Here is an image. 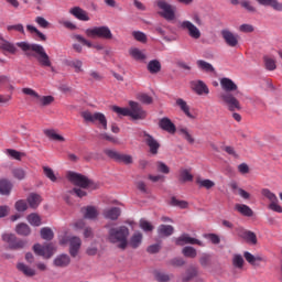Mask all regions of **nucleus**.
<instances>
[{
    "mask_svg": "<svg viewBox=\"0 0 282 282\" xmlns=\"http://www.w3.org/2000/svg\"><path fill=\"white\" fill-rule=\"evenodd\" d=\"M142 239H144L142 232L135 231L128 240V246H130V248H132L133 250H138V248L142 246Z\"/></svg>",
    "mask_w": 282,
    "mask_h": 282,
    "instance_id": "obj_23",
    "label": "nucleus"
},
{
    "mask_svg": "<svg viewBox=\"0 0 282 282\" xmlns=\"http://www.w3.org/2000/svg\"><path fill=\"white\" fill-rule=\"evenodd\" d=\"M68 65H69V67H73L75 69L76 74H80V73L85 72L83 69V61H80V59H73V61L68 62Z\"/></svg>",
    "mask_w": 282,
    "mask_h": 282,
    "instance_id": "obj_45",
    "label": "nucleus"
},
{
    "mask_svg": "<svg viewBox=\"0 0 282 282\" xmlns=\"http://www.w3.org/2000/svg\"><path fill=\"white\" fill-rule=\"evenodd\" d=\"M241 8H245V10L247 12H257V8H254V6H252V2L248 1V0H242L240 2Z\"/></svg>",
    "mask_w": 282,
    "mask_h": 282,
    "instance_id": "obj_58",
    "label": "nucleus"
},
{
    "mask_svg": "<svg viewBox=\"0 0 282 282\" xmlns=\"http://www.w3.org/2000/svg\"><path fill=\"white\" fill-rule=\"evenodd\" d=\"M22 94H25V96H32L33 98H36L37 105L41 107H47L54 102V97L52 96H41L36 90L32 88H23Z\"/></svg>",
    "mask_w": 282,
    "mask_h": 282,
    "instance_id": "obj_11",
    "label": "nucleus"
},
{
    "mask_svg": "<svg viewBox=\"0 0 282 282\" xmlns=\"http://www.w3.org/2000/svg\"><path fill=\"white\" fill-rule=\"evenodd\" d=\"M135 186L140 193H143L144 195H149V187H147V183L144 181H138L135 183Z\"/></svg>",
    "mask_w": 282,
    "mask_h": 282,
    "instance_id": "obj_60",
    "label": "nucleus"
},
{
    "mask_svg": "<svg viewBox=\"0 0 282 282\" xmlns=\"http://www.w3.org/2000/svg\"><path fill=\"white\" fill-rule=\"evenodd\" d=\"M35 23H37V25H40V28H43L44 30L50 28V22L43 17H36Z\"/></svg>",
    "mask_w": 282,
    "mask_h": 282,
    "instance_id": "obj_62",
    "label": "nucleus"
},
{
    "mask_svg": "<svg viewBox=\"0 0 282 282\" xmlns=\"http://www.w3.org/2000/svg\"><path fill=\"white\" fill-rule=\"evenodd\" d=\"M178 182H193V174H191V170L183 169L178 174Z\"/></svg>",
    "mask_w": 282,
    "mask_h": 282,
    "instance_id": "obj_39",
    "label": "nucleus"
},
{
    "mask_svg": "<svg viewBox=\"0 0 282 282\" xmlns=\"http://www.w3.org/2000/svg\"><path fill=\"white\" fill-rule=\"evenodd\" d=\"M130 56H132V58H134V61H145L147 59V55L140 50V48H130L129 51Z\"/></svg>",
    "mask_w": 282,
    "mask_h": 282,
    "instance_id": "obj_40",
    "label": "nucleus"
},
{
    "mask_svg": "<svg viewBox=\"0 0 282 282\" xmlns=\"http://www.w3.org/2000/svg\"><path fill=\"white\" fill-rule=\"evenodd\" d=\"M262 197L268 199L270 202L269 209L273 210V213H282V207L279 205V197H276V194L272 193L269 188H262L260 191Z\"/></svg>",
    "mask_w": 282,
    "mask_h": 282,
    "instance_id": "obj_8",
    "label": "nucleus"
},
{
    "mask_svg": "<svg viewBox=\"0 0 282 282\" xmlns=\"http://www.w3.org/2000/svg\"><path fill=\"white\" fill-rule=\"evenodd\" d=\"M33 252L37 254V257H43V259H52L54 257V252H56V248L53 243L41 245L36 243L33 246Z\"/></svg>",
    "mask_w": 282,
    "mask_h": 282,
    "instance_id": "obj_9",
    "label": "nucleus"
},
{
    "mask_svg": "<svg viewBox=\"0 0 282 282\" xmlns=\"http://www.w3.org/2000/svg\"><path fill=\"white\" fill-rule=\"evenodd\" d=\"M15 231L18 232V235L22 236V237H28L30 235V232H32V230L30 229V226H28V224L25 223H21L15 227Z\"/></svg>",
    "mask_w": 282,
    "mask_h": 282,
    "instance_id": "obj_37",
    "label": "nucleus"
},
{
    "mask_svg": "<svg viewBox=\"0 0 282 282\" xmlns=\"http://www.w3.org/2000/svg\"><path fill=\"white\" fill-rule=\"evenodd\" d=\"M4 153L9 155V158H12V160H18L19 162H21V158L25 155V153L19 152L14 149H7Z\"/></svg>",
    "mask_w": 282,
    "mask_h": 282,
    "instance_id": "obj_44",
    "label": "nucleus"
},
{
    "mask_svg": "<svg viewBox=\"0 0 282 282\" xmlns=\"http://www.w3.org/2000/svg\"><path fill=\"white\" fill-rule=\"evenodd\" d=\"M212 262V257L208 253H203L199 258V263L202 268H209Z\"/></svg>",
    "mask_w": 282,
    "mask_h": 282,
    "instance_id": "obj_49",
    "label": "nucleus"
},
{
    "mask_svg": "<svg viewBox=\"0 0 282 282\" xmlns=\"http://www.w3.org/2000/svg\"><path fill=\"white\" fill-rule=\"evenodd\" d=\"M28 221L31 226H41V216L37 214H30L28 216Z\"/></svg>",
    "mask_w": 282,
    "mask_h": 282,
    "instance_id": "obj_50",
    "label": "nucleus"
},
{
    "mask_svg": "<svg viewBox=\"0 0 282 282\" xmlns=\"http://www.w3.org/2000/svg\"><path fill=\"white\" fill-rule=\"evenodd\" d=\"M143 138L145 144L150 149V153H152V155H158V151L160 150V142H158V140H155V138H153V135L149 134L148 132H143Z\"/></svg>",
    "mask_w": 282,
    "mask_h": 282,
    "instance_id": "obj_20",
    "label": "nucleus"
},
{
    "mask_svg": "<svg viewBox=\"0 0 282 282\" xmlns=\"http://www.w3.org/2000/svg\"><path fill=\"white\" fill-rule=\"evenodd\" d=\"M181 29L187 32L188 36L191 39H194V41H198V39H202V31H199V29L188 20L181 22Z\"/></svg>",
    "mask_w": 282,
    "mask_h": 282,
    "instance_id": "obj_14",
    "label": "nucleus"
},
{
    "mask_svg": "<svg viewBox=\"0 0 282 282\" xmlns=\"http://www.w3.org/2000/svg\"><path fill=\"white\" fill-rule=\"evenodd\" d=\"M19 272H22L24 276H36V270L30 268L28 264L20 262L17 264Z\"/></svg>",
    "mask_w": 282,
    "mask_h": 282,
    "instance_id": "obj_31",
    "label": "nucleus"
},
{
    "mask_svg": "<svg viewBox=\"0 0 282 282\" xmlns=\"http://www.w3.org/2000/svg\"><path fill=\"white\" fill-rule=\"evenodd\" d=\"M173 279V274L164 273V272H156L155 280L158 282H169Z\"/></svg>",
    "mask_w": 282,
    "mask_h": 282,
    "instance_id": "obj_48",
    "label": "nucleus"
},
{
    "mask_svg": "<svg viewBox=\"0 0 282 282\" xmlns=\"http://www.w3.org/2000/svg\"><path fill=\"white\" fill-rule=\"evenodd\" d=\"M8 32H20V34H25V29L23 28V24H13L7 26Z\"/></svg>",
    "mask_w": 282,
    "mask_h": 282,
    "instance_id": "obj_59",
    "label": "nucleus"
},
{
    "mask_svg": "<svg viewBox=\"0 0 282 282\" xmlns=\"http://www.w3.org/2000/svg\"><path fill=\"white\" fill-rule=\"evenodd\" d=\"M108 241L109 243H117L119 250H127V246H129V227L119 226L109 228Z\"/></svg>",
    "mask_w": 282,
    "mask_h": 282,
    "instance_id": "obj_3",
    "label": "nucleus"
},
{
    "mask_svg": "<svg viewBox=\"0 0 282 282\" xmlns=\"http://www.w3.org/2000/svg\"><path fill=\"white\" fill-rule=\"evenodd\" d=\"M139 226L141 230H143L144 232H153L154 227L148 220L141 219Z\"/></svg>",
    "mask_w": 282,
    "mask_h": 282,
    "instance_id": "obj_52",
    "label": "nucleus"
},
{
    "mask_svg": "<svg viewBox=\"0 0 282 282\" xmlns=\"http://www.w3.org/2000/svg\"><path fill=\"white\" fill-rule=\"evenodd\" d=\"M12 191V183L6 178L0 180V195H8Z\"/></svg>",
    "mask_w": 282,
    "mask_h": 282,
    "instance_id": "obj_35",
    "label": "nucleus"
},
{
    "mask_svg": "<svg viewBox=\"0 0 282 282\" xmlns=\"http://www.w3.org/2000/svg\"><path fill=\"white\" fill-rule=\"evenodd\" d=\"M130 108H121L118 106H112V111L118 113V116H129L132 120H144L147 118V112L142 109V106L135 101L129 102Z\"/></svg>",
    "mask_w": 282,
    "mask_h": 282,
    "instance_id": "obj_4",
    "label": "nucleus"
},
{
    "mask_svg": "<svg viewBox=\"0 0 282 282\" xmlns=\"http://www.w3.org/2000/svg\"><path fill=\"white\" fill-rule=\"evenodd\" d=\"M148 72L150 74H160L162 72V64L158 59H152L148 64Z\"/></svg>",
    "mask_w": 282,
    "mask_h": 282,
    "instance_id": "obj_34",
    "label": "nucleus"
},
{
    "mask_svg": "<svg viewBox=\"0 0 282 282\" xmlns=\"http://www.w3.org/2000/svg\"><path fill=\"white\" fill-rule=\"evenodd\" d=\"M236 232L240 239L247 241V243H251V246H257V234L254 231H250L243 227H239L236 229Z\"/></svg>",
    "mask_w": 282,
    "mask_h": 282,
    "instance_id": "obj_17",
    "label": "nucleus"
},
{
    "mask_svg": "<svg viewBox=\"0 0 282 282\" xmlns=\"http://www.w3.org/2000/svg\"><path fill=\"white\" fill-rule=\"evenodd\" d=\"M75 41H78V43H82V45H86V47H94V44L91 42L87 41V39L83 37L82 35H74Z\"/></svg>",
    "mask_w": 282,
    "mask_h": 282,
    "instance_id": "obj_64",
    "label": "nucleus"
},
{
    "mask_svg": "<svg viewBox=\"0 0 282 282\" xmlns=\"http://www.w3.org/2000/svg\"><path fill=\"white\" fill-rule=\"evenodd\" d=\"M192 89L198 96H204V94L207 96V94H210V90L208 89V86L203 80L192 82Z\"/></svg>",
    "mask_w": 282,
    "mask_h": 282,
    "instance_id": "obj_22",
    "label": "nucleus"
},
{
    "mask_svg": "<svg viewBox=\"0 0 282 282\" xmlns=\"http://www.w3.org/2000/svg\"><path fill=\"white\" fill-rule=\"evenodd\" d=\"M121 213L120 207H112L104 210V217L106 219H111V221H116Z\"/></svg>",
    "mask_w": 282,
    "mask_h": 282,
    "instance_id": "obj_27",
    "label": "nucleus"
},
{
    "mask_svg": "<svg viewBox=\"0 0 282 282\" xmlns=\"http://www.w3.org/2000/svg\"><path fill=\"white\" fill-rule=\"evenodd\" d=\"M12 175L15 180H25V170L21 167H15L12 170Z\"/></svg>",
    "mask_w": 282,
    "mask_h": 282,
    "instance_id": "obj_54",
    "label": "nucleus"
},
{
    "mask_svg": "<svg viewBox=\"0 0 282 282\" xmlns=\"http://www.w3.org/2000/svg\"><path fill=\"white\" fill-rule=\"evenodd\" d=\"M173 232H175V228H173L171 225H160L158 227V235L160 237H171Z\"/></svg>",
    "mask_w": 282,
    "mask_h": 282,
    "instance_id": "obj_32",
    "label": "nucleus"
},
{
    "mask_svg": "<svg viewBox=\"0 0 282 282\" xmlns=\"http://www.w3.org/2000/svg\"><path fill=\"white\" fill-rule=\"evenodd\" d=\"M232 263L235 268H243V257L241 254H235Z\"/></svg>",
    "mask_w": 282,
    "mask_h": 282,
    "instance_id": "obj_61",
    "label": "nucleus"
},
{
    "mask_svg": "<svg viewBox=\"0 0 282 282\" xmlns=\"http://www.w3.org/2000/svg\"><path fill=\"white\" fill-rule=\"evenodd\" d=\"M132 36L139 43H147V41H148L147 34L144 32H141V31H133Z\"/></svg>",
    "mask_w": 282,
    "mask_h": 282,
    "instance_id": "obj_51",
    "label": "nucleus"
},
{
    "mask_svg": "<svg viewBox=\"0 0 282 282\" xmlns=\"http://www.w3.org/2000/svg\"><path fill=\"white\" fill-rule=\"evenodd\" d=\"M82 118H84L85 122H97L99 129H104V131H107V117H105V113H91L89 111H83Z\"/></svg>",
    "mask_w": 282,
    "mask_h": 282,
    "instance_id": "obj_7",
    "label": "nucleus"
},
{
    "mask_svg": "<svg viewBox=\"0 0 282 282\" xmlns=\"http://www.w3.org/2000/svg\"><path fill=\"white\" fill-rule=\"evenodd\" d=\"M220 87L225 91L218 96L221 102H224L230 111H241V104L235 95L231 94V91H237V89H239L237 84H235L232 79L224 77L220 79Z\"/></svg>",
    "mask_w": 282,
    "mask_h": 282,
    "instance_id": "obj_2",
    "label": "nucleus"
},
{
    "mask_svg": "<svg viewBox=\"0 0 282 282\" xmlns=\"http://www.w3.org/2000/svg\"><path fill=\"white\" fill-rule=\"evenodd\" d=\"M220 36L228 47H237L239 45V35L237 33H232V31L228 29L221 30Z\"/></svg>",
    "mask_w": 282,
    "mask_h": 282,
    "instance_id": "obj_15",
    "label": "nucleus"
},
{
    "mask_svg": "<svg viewBox=\"0 0 282 282\" xmlns=\"http://www.w3.org/2000/svg\"><path fill=\"white\" fill-rule=\"evenodd\" d=\"M235 210H237V213L242 215V217H253L254 215V212L252 210V208H250V206L246 204H236Z\"/></svg>",
    "mask_w": 282,
    "mask_h": 282,
    "instance_id": "obj_26",
    "label": "nucleus"
},
{
    "mask_svg": "<svg viewBox=\"0 0 282 282\" xmlns=\"http://www.w3.org/2000/svg\"><path fill=\"white\" fill-rule=\"evenodd\" d=\"M138 100L142 102L143 105H152L153 104V97L149 96L148 94H139Z\"/></svg>",
    "mask_w": 282,
    "mask_h": 282,
    "instance_id": "obj_55",
    "label": "nucleus"
},
{
    "mask_svg": "<svg viewBox=\"0 0 282 282\" xmlns=\"http://www.w3.org/2000/svg\"><path fill=\"white\" fill-rule=\"evenodd\" d=\"M105 155L109 156L115 162H122V164H133V156L129 154H122L116 150L106 149L104 150Z\"/></svg>",
    "mask_w": 282,
    "mask_h": 282,
    "instance_id": "obj_12",
    "label": "nucleus"
},
{
    "mask_svg": "<svg viewBox=\"0 0 282 282\" xmlns=\"http://www.w3.org/2000/svg\"><path fill=\"white\" fill-rule=\"evenodd\" d=\"M178 133H181V135H183L184 140H186L189 144H195V138H193L191 132H188L187 128H181L178 130Z\"/></svg>",
    "mask_w": 282,
    "mask_h": 282,
    "instance_id": "obj_46",
    "label": "nucleus"
},
{
    "mask_svg": "<svg viewBox=\"0 0 282 282\" xmlns=\"http://www.w3.org/2000/svg\"><path fill=\"white\" fill-rule=\"evenodd\" d=\"M85 219H96L98 217V210L94 206H87L82 208Z\"/></svg>",
    "mask_w": 282,
    "mask_h": 282,
    "instance_id": "obj_33",
    "label": "nucleus"
},
{
    "mask_svg": "<svg viewBox=\"0 0 282 282\" xmlns=\"http://www.w3.org/2000/svg\"><path fill=\"white\" fill-rule=\"evenodd\" d=\"M70 263L72 258H69V256L65 253L57 256L53 261V265H55V268H67V265H69Z\"/></svg>",
    "mask_w": 282,
    "mask_h": 282,
    "instance_id": "obj_24",
    "label": "nucleus"
},
{
    "mask_svg": "<svg viewBox=\"0 0 282 282\" xmlns=\"http://www.w3.org/2000/svg\"><path fill=\"white\" fill-rule=\"evenodd\" d=\"M85 34L88 36V39H104L105 41H111V39H113L111 29L106 25L87 29Z\"/></svg>",
    "mask_w": 282,
    "mask_h": 282,
    "instance_id": "obj_5",
    "label": "nucleus"
},
{
    "mask_svg": "<svg viewBox=\"0 0 282 282\" xmlns=\"http://www.w3.org/2000/svg\"><path fill=\"white\" fill-rule=\"evenodd\" d=\"M176 106L180 107L181 111H183V113H185V116H187V118H191V119L195 118L193 116V113H191V106H188L186 100H184L182 98H177Z\"/></svg>",
    "mask_w": 282,
    "mask_h": 282,
    "instance_id": "obj_30",
    "label": "nucleus"
},
{
    "mask_svg": "<svg viewBox=\"0 0 282 282\" xmlns=\"http://www.w3.org/2000/svg\"><path fill=\"white\" fill-rule=\"evenodd\" d=\"M17 47H20V50L24 52L26 58H35L41 67H50V69L54 72L52 58H50V55H47L43 45L29 42H18L14 45V43L2 37L0 42V50H3V52H8L9 54H17V52H19Z\"/></svg>",
    "mask_w": 282,
    "mask_h": 282,
    "instance_id": "obj_1",
    "label": "nucleus"
},
{
    "mask_svg": "<svg viewBox=\"0 0 282 282\" xmlns=\"http://www.w3.org/2000/svg\"><path fill=\"white\" fill-rule=\"evenodd\" d=\"M260 6L273 8L276 12H282V3L279 0H256Z\"/></svg>",
    "mask_w": 282,
    "mask_h": 282,
    "instance_id": "obj_29",
    "label": "nucleus"
},
{
    "mask_svg": "<svg viewBox=\"0 0 282 282\" xmlns=\"http://www.w3.org/2000/svg\"><path fill=\"white\" fill-rule=\"evenodd\" d=\"M69 13L78 19V21H89V14L87 11L83 10L80 7H74L69 10Z\"/></svg>",
    "mask_w": 282,
    "mask_h": 282,
    "instance_id": "obj_25",
    "label": "nucleus"
},
{
    "mask_svg": "<svg viewBox=\"0 0 282 282\" xmlns=\"http://www.w3.org/2000/svg\"><path fill=\"white\" fill-rule=\"evenodd\" d=\"M2 240L8 243L10 250H22V248H25V246H28L26 240L18 239L14 234H3Z\"/></svg>",
    "mask_w": 282,
    "mask_h": 282,
    "instance_id": "obj_10",
    "label": "nucleus"
},
{
    "mask_svg": "<svg viewBox=\"0 0 282 282\" xmlns=\"http://www.w3.org/2000/svg\"><path fill=\"white\" fill-rule=\"evenodd\" d=\"M15 209L19 213H24V210H28V203L25 200H18L15 203Z\"/></svg>",
    "mask_w": 282,
    "mask_h": 282,
    "instance_id": "obj_63",
    "label": "nucleus"
},
{
    "mask_svg": "<svg viewBox=\"0 0 282 282\" xmlns=\"http://www.w3.org/2000/svg\"><path fill=\"white\" fill-rule=\"evenodd\" d=\"M197 67H199L203 72H207V73H212L215 72V67H213V64L203 61V59H198L196 62Z\"/></svg>",
    "mask_w": 282,
    "mask_h": 282,
    "instance_id": "obj_42",
    "label": "nucleus"
},
{
    "mask_svg": "<svg viewBox=\"0 0 282 282\" xmlns=\"http://www.w3.org/2000/svg\"><path fill=\"white\" fill-rule=\"evenodd\" d=\"M199 274V269L197 267H188L185 271V273L181 274L177 278V282H189L193 281L196 276Z\"/></svg>",
    "mask_w": 282,
    "mask_h": 282,
    "instance_id": "obj_18",
    "label": "nucleus"
},
{
    "mask_svg": "<svg viewBox=\"0 0 282 282\" xmlns=\"http://www.w3.org/2000/svg\"><path fill=\"white\" fill-rule=\"evenodd\" d=\"M44 175L51 180V182H56V174H54V170L47 166H43Z\"/></svg>",
    "mask_w": 282,
    "mask_h": 282,
    "instance_id": "obj_57",
    "label": "nucleus"
},
{
    "mask_svg": "<svg viewBox=\"0 0 282 282\" xmlns=\"http://www.w3.org/2000/svg\"><path fill=\"white\" fill-rule=\"evenodd\" d=\"M28 203L31 208H39L41 204V195L39 194H30L28 197Z\"/></svg>",
    "mask_w": 282,
    "mask_h": 282,
    "instance_id": "obj_38",
    "label": "nucleus"
},
{
    "mask_svg": "<svg viewBox=\"0 0 282 282\" xmlns=\"http://www.w3.org/2000/svg\"><path fill=\"white\" fill-rule=\"evenodd\" d=\"M67 178L69 182L75 184V186H79L80 188H87L89 184H91V181L87 178V176L78 174L76 172H68Z\"/></svg>",
    "mask_w": 282,
    "mask_h": 282,
    "instance_id": "obj_13",
    "label": "nucleus"
},
{
    "mask_svg": "<svg viewBox=\"0 0 282 282\" xmlns=\"http://www.w3.org/2000/svg\"><path fill=\"white\" fill-rule=\"evenodd\" d=\"M156 7L161 10L160 17L165 19V21H175V6L166 0H158Z\"/></svg>",
    "mask_w": 282,
    "mask_h": 282,
    "instance_id": "obj_6",
    "label": "nucleus"
},
{
    "mask_svg": "<svg viewBox=\"0 0 282 282\" xmlns=\"http://www.w3.org/2000/svg\"><path fill=\"white\" fill-rule=\"evenodd\" d=\"M171 206H176L177 208H188V202L186 200H180L176 199L175 197L171 198Z\"/></svg>",
    "mask_w": 282,
    "mask_h": 282,
    "instance_id": "obj_53",
    "label": "nucleus"
},
{
    "mask_svg": "<svg viewBox=\"0 0 282 282\" xmlns=\"http://www.w3.org/2000/svg\"><path fill=\"white\" fill-rule=\"evenodd\" d=\"M196 184L199 186V188H206L207 191H210V188H215V182L212 180H203L200 177L196 178Z\"/></svg>",
    "mask_w": 282,
    "mask_h": 282,
    "instance_id": "obj_36",
    "label": "nucleus"
},
{
    "mask_svg": "<svg viewBox=\"0 0 282 282\" xmlns=\"http://www.w3.org/2000/svg\"><path fill=\"white\" fill-rule=\"evenodd\" d=\"M45 137L50 138V140H55L56 142H65V137L56 133L54 130H45Z\"/></svg>",
    "mask_w": 282,
    "mask_h": 282,
    "instance_id": "obj_43",
    "label": "nucleus"
},
{
    "mask_svg": "<svg viewBox=\"0 0 282 282\" xmlns=\"http://www.w3.org/2000/svg\"><path fill=\"white\" fill-rule=\"evenodd\" d=\"M182 253L188 259H195V257H197V250L193 247L183 248Z\"/></svg>",
    "mask_w": 282,
    "mask_h": 282,
    "instance_id": "obj_47",
    "label": "nucleus"
},
{
    "mask_svg": "<svg viewBox=\"0 0 282 282\" xmlns=\"http://www.w3.org/2000/svg\"><path fill=\"white\" fill-rule=\"evenodd\" d=\"M264 64L269 72H274V69H276V62L268 56L264 57Z\"/></svg>",
    "mask_w": 282,
    "mask_h": 282,
    "instance_id": "obj_56",
    "label": "nucleus"
},
{
    "mask_svg": "<svg viewBox=\"0 0 282 282\" xmlns=\"http://www.w3.org/2000/svg\"><path fill=\"white\" fill-rule=\"evenodd\" d=\"M159 127L163 131H166L167 133H171V134H173V133H175V131H177L175 123H173V121H171L167 117L160 119Z\"/></svg>",
    "mask_w": 282,
    "mask_h": 282,
    "instance_id": "obj_21",
    "label": "nucleus"
},
{
    "mask_svg": "<svg viewBox=\"0 0 282 282\" xmlns=\"http://www.w3.org/2000/svg\"><path fill=\"white\" fill-rule=\"evenodd\" d=\"M243 257L250 265H258L259 262H265V258L261 256H253L249 251H245Z\"/></svg>",
    "mask_w": 282,
    "mask_h": 282,
    "instance_id": "obj_28",
    "label": "nucleus"
},
{
    "mask_svg": "<svg viewBox=\"0 0 282 282\" xmlns=\"http://www.w3.org/2000/svg\"><path fill=\"white\" fill-rule=\"evenodd\" d=\"M40 235L45 241H52L54 239V231L50 227L42 228Z\"/></svg>",
    "mask_w": 282,
    "mask_h": 282,
    "instance_id": "obj_41",
    "label": "nucleus"
},
{
    "mask_svg": "<svg viewBox=\"0 0 282 282\" xmlns=\"http://www.w3.org/2000/svg\"><path fill=\"white\" fill-rule=\"evenodd\" d=\"M186 243H189L191 246H204L200 240L192 238L188 234H183L181 237L175 239L176 246H186Z\"/></svg>",
    "mask_w": 282,
    "mask_h": 282,
    "instance_id": "obj_19",
    "label": "nucleus"
},
{
    "mask_svg": "<svg viewBox=\"0 0 282 282\" xmlns=\"http://www.w3.org/2000/svg\"><path fill=\"white\" fill-rule=\"evenodd\" d=\"M69 243V254L70 257H77L78 256V250H80V246H83V241L80 238L73 236L68 237L66 239H62L61 243Z\"/></svg>",
    "mask_w": 282,
    "mask_h": 282,
    "instance_id": "obj_16",
    "label": "nucleus"
}]
</instances>
